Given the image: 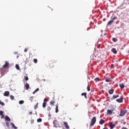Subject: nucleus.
Masks as SVG:
<instances>
[{
    "label": "nucleus",
    "instance_id": "nucleus-10",
    "mask_svg": "<svg viewBox=\"0 0 129 129\" xmlns=\"http://www.w3.org/2000/svg\"><path fill=\"white\" fill-rule=\"evenodd\" d=\"M52 100L53 101H51L50 102L51 105H54V103H55V97H53Z\"/></svg>",
    "mask_w": 129,
    "mask_h": 129
},
{
    "label": "nucleus",
    "instance_id": "nucleus-23",
    "mask_svg": "<svg viewBox=\"0 0 129 129\" xmlns=\"http://www.w3.org/2000/svg\"><path fill=\"white\" fill-rule=\"evenodd\" d=\"M106 82H109L110 81V78H107L105 79Z\"/></svg>",
    "mask_w": 129,
    "mask_h": 129
},
{
    "label": "nucleus",
    "instance_id": "nucleus-39",
    "mask_svg": "<svg viewBox=\"0 0 129 129\" xmlns=\"http://www.w3.org/2000/svg\"><path fill=\"white\" fill-rule=\"evenodd\" d=\"M2 119L5 118V115L4 114L1 115Z\"/></svg>",
    "mask_w": 129,
    "mask_h": 129
},
{
    "label": "nucleus",
    "instance_id": "nucleus-1",
    "mask_svg": "<svg viewBox=\"0 0 129 129\" xmlns=\"http://www.w3.org/2000/svg\"><path fill=\"white\" fill-rule=\"evenodd\" d=\"M5 64L0 68V71H3L4 69H9V68H10V63L9 62V61H5Z\"/></svg>",
    "mask_w": 129,
    "mask_h": 129
},
{
    "label": "nucleus",
    "instance_id": "nucleus-41",
    "mask_svg": "<svg viewBox=\"0 0 129 129\" xmlns=\"http://www.w3.org/2000/svg\"><path fill=\"white\" fill-rule=\"evenodd\" d=\"M4 114V112L3 111H0V115H2Z\"/></svg>",
    "mask_w": 129,
    "mask_h": 129
},
{
    "label": "nucleus",
    "instance_id": "nucleus-19",
    "mask_svg": "<svg viewBox=\"0 0 129 129\" xmlns=\"http://www.w3.org/2000/svg\"><path fill=\"white\" fill-rule=\"evenodd\" d=\"M87 93H82V96H85V98H87Z\"/></svg>",
    "mask_w": 129,
    "mask_h": 129
},
{
    "label": "nucleus",
    "instance_id": "nucleus-34",
    "mask_svg": "<svg viewBox=\"0 0 129 129\" xmlns=\"http://www.w3.org/2000/svg\"><path fill=\"white\" fill-rule=\"evenodd\" d=\"M87 90L88 91H90V86H89V85H88L87 87Z\"/></svg>",
    "mask_w": 129,
    "mask_h": 129
},
{
    "label": "nucleus",
    "instance_id": "nucleus-26",
    "mask_svg": "<svg viewBox=\"0 0 129 129\" xmlns=\"http://www.w3.org/2000/svg\"><path fill=\"white\" fill-rule=\"evenodd\" d=\"M46 104H47V102H43L42 105L43 108H45V107H46Z\"/></svg>",
    "mask_w": 129,
    "mask_h": 129
},
{
    "label": "nucleus",
    "instance_id": "nucleus-32",
    "mask_svg": "<svg viewBox=\"0 0 129 129\" xmlns=\"http://www.w3.org/2000/svg\"><path fill=\"white\" fill-rule=\"evenodd\" d=\"M112 20L114 22V20H117V17L114 16Z\"/></svg>",
    "mask_w": 129,
    "mask_h": 129
},
{
    "label": "nucleus",
    "instance_id": "nucleus-6",
    "mask_svg": "<svg viewBox=\"0 0 129 129\" xmlns=\"http://www.w3.org/2000/svg\"><path fill=\"white\" fill-rule=\"evenodd\" d=\"M24 87H25L26 90H28L29 88H30V85L27 83L25 85H24Z\"/></svg>",
    "mask_w": 129,
    "mask_h": 129
},
{
    "label": "nucleus",
    "instance_id": "nucleus-47",
    "mask_svg": "<svg viewBox=\"0 0 129 129\" xmlns=\"http://www.w3.org/2000/svg\"><path fill=\"white\" fill-rule=\"evenodd\" d=\"M37 92L35 90L33 92V94H35V93H36Z\"/></svg>",
    "mask_w": 129,
    "mask_h": 129
},
{
    "label": "nucleus",
    "instance_id": "nucleus-22",
    "mask_svg": "<svg viewBox=\"0 0 129 129\" xmlns=\"http://www.w3.org/2000/svg\"><path fill=\"white\" fill-rule=\"evenodd\" d=\"M11 125H12V126H13L15 129L18 128V127H17L15 125V124H14V123L12 122V123H11Z\"/></svg>",
    "mask_w": 129,
    "mask_h": 129
},
{
    "label": "nucleus",
    "instance_id": "nucleus-30",
    "mask_svg": "<svg viewBox=\"0 0 129 129\" xmlns=\"http://www.w3.org/2000/svg\"><path fill=\"white\" fill-rule=\"evenodd\" d=\"M24 79H25L26 81H28V80H29V78L28 76H24Z\"/></svg>",
    "mask_w": 129,
    "mask_h": 129
},
{
    "label": "nucleus",
    "instance_id": "nucleus-44",
    "mask_svg": "<svg viewBox=\"0 0 129 129\" xmlns=\"http://www.w3.org/2000/svg\"><path fill=\"white\" fill-rule=\"evenodd\" d=\"M28 51V48H25L24 52H27Z\"/></svg>",
    "mask_w": 129,
    "mask_h": 129
},
{
    "label": "nucleus",
    "instance_id": "nucleus-25",
    "mask_svg": "<svg viewBox=\"0 0 129 129\" xmlns=\"http://www.w3.org/2000/svg\"><path fill=\"white\" fill-rule=\"evenodd\" d=\"M39 106V103H37L35 105V106L34 107V109H36Z\"/></svg>",
    "mask_w": 129,
    "mask_h": 129
},
{
    "label": "nucleus",
    "instance_id": "nucleus-27",
    "mask_svg": "<svg viewBox=\"0 0 129 129\" xmlns=\"http://www.w3.org/2000/svg\"><path fill=\"white\" fill-rule=\"evenodd\" d=\"M0 104L1 105H2V106H5V103L2 102V101L0 100Z\"/></svg>",
    "mask_w": 129,
    "mask_h": 129
},
{
    "label": "nucleus",
    "instance_id": "nucleus-21",
    "mask_svg": "<svg viewBox=\"0 0 129 129\" xmlns=\"http://www.w3.org/2000/svg\"><path fill=\"white\" fill-rule=\"evenodd\" d=\"M15 67L17 70H20V66H19V64H16Z\"/></svg>",
    "mask_w": 129,
    "mask_h": 129
},
{
    "label": "nucleus",
    "instance_id": "nucleus-3",
    "mask_svg": "<svg viewBox=\"0 0 129 129\" xmlns=\"http://www.w3.org/2000/svg\"><path fill=\"white\" fill-rule=\"evenodd\" d=\"M96 122V117H93L91 119V122L90 124V126H93Z\"/></svg>",
    "mask_w": 129,
    "mask_h": 129
},
{
    "label": "nucleus",
    "instance_id": "nucleus-16",
    "mask_svg": "<svg viewBox=\"0 0 129 129\" xmlns=\"http://www.w3.org/2000/svg\"><path fill=\"white\" fill-rule=\"evenodd\" d=\"M119 87H120L121 89H123V88H124V84H120L119 85Z\"/></svg>",
    "mask_w": 129,
    "mask_h": 129
},
{
    "label": "nucleus",
    "instance_id": "nucleus-46",
    "mask_svg": "<svg viewBox=\"0 0 129 129\" xmlns=\"http://www.w3.org/2000/svg\"><path fill=\"white\" fill-rule=\"evenodd\" d=\"M114 66V64H111V68H113Z\"/></svg>",
    "mask_w": 129,
    "mask_h": 129
},
{
    "label": "nucleus",
    "instance_id": "nucleus-7",
    "mask_svg": "<svg viewBox=\"0 0 129 129\" xmlns=\"http://www.w3.org/2000/svg\"><path fill=\"white\" fill-rule=\"evenodd\" d=\"M63 124L67 129H69V125H68V123L67 122H63Z\"/></svg>",
    "mask_w": 129,
    "mask_h": 129
},
{
    "label": "nucleus",
    "instance_id": "nucleus-50",
    "mask_svg": "<svg viewBox=\"0 0 129 129\" xmlns=\"http://www.w3.org/2000/svg\"><path fill=\"white\" fill-rule=\"evenodd\" d=\"M103 129H108V128H107V127H104V128H103Z\"/></svg>",
    "mask_w": 129,
    "mask_h": 129
},
{
    "label": "nucleus",
    "instance_id": "nucleus-5",
    "mask_svg": "<svg viewBox=\"0 0 129 129\" xmlns=\"http://www.w3.org/2000/svg\"><path fill=\"white\" fill-rule=\"evenodd\" d=\"M126 113V110H122L120 113V116H123Z\"/></svg>",
    "mask_w": 129,
    "mask_h": 129
},
{
    "label": "nucleus",
    "instance_id": "nucleus-12",
    "mask_svg": "<svg viewBox=\"0 0 129 129\" xmlns=\"http://www.w3.org/2000/svg\"><path fill=\"white\" fill-rule=\"evenodd\" d=\"M123 100V99L122 98H121L116 99V102H119V103H120L122 102Z\"/></svg>",
    "mask_w": 129,
    "mask_h": 129
},
{
    "label": "nucleus",
    "instance_id": "nucleus-13",
    "mask_svg": "<svg viewBox=\"0 0 129 129\" xmlns=\"http://www.w3.org/2000/svg\"><path fill=\"white\" fill-rule=\"evenodd\" d=\"M111 52H112L113 54H116V53H117V51H116V49L114 48L111 49Z\"/></svg>",
    "mask_w": 129,
    "mask_h": 129
},
{
    "label": "nucleus",
    "instance_id": "nucleus-2",
    "mask_svg": "<svg viewBox=\"0 0 129 129\" xmlns=\"http://www.w3.org/2000/svg\"><path fill=\"white\" fill-rule=\"evenodd\" d=\"M49 66L50 67V68H54V64L56 63V60L54 59H52L49 61Z\"/></svg>",
    "mask_w": 129,
    "mask_h": 129
},
{
    "label": "nucleus",
    "instance_id": "nucleus-40",
    "mask_svg": "<svg viewBox=\"0 0 129 129\" xmlns=\"http://www.w3.org/2000/svg\"><path fill=\"white\" fill-rule=\"evenodd\" d=\"M43 101V102H47V101H48V100L47 99V98H44Z\"/></svg>",
    "mask_w": 129,
    "mask_h": 129
},
{
    "label": "nucleus",
    "instance_id": "nucleus-49",
    "mask_svg": "<svg viewBox=\"0 0 129 129\" xmlns=\"http://www.w3.org/2000/svg\"><path fill=\"white\" fill-rule=\"evenodd\" d=\"M122 129H127V128H126V127H123L122 128Z\"/></svg>",
    "mask_w": 129,
    "mask_h": 129
},
{
    "label": "nucleus",
    "instance_id": "nucleus-43",
    "mask_svg": "<svg viewBox=\"0 0 129 129\" xmlns=\"http://www.w3.org/2000/svg\"><path fill=\"white\" fill-rule=\"evenodd\" d=\"M29 114H30V115L33 114V112L32 111L29 112Z\"/></svg>",
    "mask_w": 129,
    "mask_h": 129
},
{
    "label": "nucleus",
    "instance_id": "nucleus-17",
    "mask_svg": "<svg viewBox=\"0 0 129 129\" xmlns=\"http://www.w3.org/2000/svg\"><path fill=\"white\" fill-rule=\"evenodd\" d=\"M113 20H110L108 23H107V25H111V24H112V23H113Z\"/></svg>",
    "mask_w": 129,
    "mask_h": 129
},
{
    "label": "nucleus",
    "instance_id": "nucleus-36",
    "mask_svg": "<svg viewBox=\"0 0 129 129\" xmlns=\"http://www.w3.org/2000/svg\"><path fill=\"white\" fill-rule=\"evenodd\" d=\"M112 41H113V42H116V41H117V40L115 38H113Z\"/></svg>",
    "mask_w": 129,
    "mask_h": 129
},
{
    "label": "nucleus",
    "instance_id": "nucleus-24",
    "mask_svg": "<svg viewBox=\"0 0 129 129\" xmlns=\"http://www.w3.org/2000/svg\"><path fill=\"white\" fill-rule=\"evenodd\" d=\"M118 95H113V99H115V98H117V97H118Z\"/></svg>",
    "mask_w": 129,
    "mask_h": 129
},
{
    "label": "nucleus",
    "instance_id": "nucleus-29",
    "mask_svg": "<svg viewBox=\"0 0 129 129\" xmlns=\"http://www.w3.org/2000/svg\"><path fill=\"white\" fill-rule=\"evenodd\" d=\"M10 98L12 100H14V99H15V97L13 95H10Z\"/></svg>",
    "mask_w": 129,
    "mask_h": 129
},
{
    "label": "nucleus",
    "instance_id": "nucleus-14",
    "mask_svg": "<svg viewBox=\"0 0 129 129\" xmlns=\"http://www.w3.org/2000/svg\"><path fill=\"white\" fill-rule=\"evenodd\" d=\"M105 122V121H104V120H103V119H101L99 121V124L101 125L103 124V123H104Z\"/></svg>",
    "mask_w": 129,
    "mask_h": 129
},
{
    "label": "nucleus",
    "instance_id": "nucleus-33",
    "mask_svg": "<svg viewBox=\"0 0 129 129\" xmlns=\"http://www.w3.org/2000/svg\"><path fill=\"white\" fill-rule=\"evenodd\" d=\"M19 104H23L24 103V101L20 100V101H19Z\"/></svg>",
    "mask_w": 129,
    "mask_h": 129
},
{
    "label": "nucleus",
    "instance_id": "nucleus-38",
    "mask_svg": "<svg viewBox=\"0 0 129 129\" xmlns=\"http://www.w3.org/2000/svg\"><path fill=\"white\" fill-rule=\"evenodd\" d=\"M34 119L31 120L30 123H31V124H33V123H34Z\"/></svg>",
    "mask_w": 129,
    "mask_h": 129
},
{
    "label": "nucleus",
    "instance_id": "nucleus-28",
    "mask_svg": "<svg viewBox=\"0 0 129 129\" xmlns=\"http://www.w3.org/2000/svg\"><path fill=\"white\" fill-rule=\"evenodd\" d=\"M6 124L7 127H10V123H9V122L6 121Z\"/></svg>",
    "mask_w": 129,
    "mask_h": 129
},
{
    "label": "nucleus",
    "instance_id": "nucleus-37",
    "mask_svg": "<svg viewBox=\"0 0 129 129\" xmlns=\"http://www.w3.org/2000/svg\"><path fill=\"white\" fill-rule=\"evenodd\" d=\"M33 61L36 63L38 62V60L36 58L33 59Z\"/></svg>",
    "mask_w": 129,
    "mask_h": 129
},
{
    "label": "nucleus",
    "instance_id": "nucleus-15",
    "mask_svg": "<svg viewBox=\"0 0 129 129\" xmlns=\"http://www.w3.org/2000/svg\"><path fill=\"white\" fill-rule=\"evenodd\" d=\"M107 114L111 115V114H112V111H111V110H107Z\"/></svg>",
    "mask_w": 129,
    "mask_h": 129
},
{
    "label": "nucleus",
    "instance_id": "nucleus-45",
    "mask_svg": "<svg viewBox=\"0 0 129 129\" xmlns=\"http://www.w3.org/2000/svg\"><path fill=\"white\" fill-rule=\"evenodd\" d=\"M35 91L37 92V91H39V88H37L36 90H35Z\"/></svg>",
    "mask_w": 129,
    "mask_h": 129
},
{
    "label": "nucleus",
    "instance_id": "nucleus-4",
    "mask_svg": "<svg viewBox=\"0 0 129 129\" xmlns=\"http://www.w3.org/2000/svg\"><path fill=\"white\" fill-rule=\"evenodd\" d=\"M53 123L54 124L53 126H54V127H61V124L58 123V121H57V120H54L53 122Z\"/></svg>",
    "mask_w": 129,
    "mask_h": 129
},
{
    "label": "nucleus",
    "instance_id": "nucleus-20",
    "mask_svg": "<svg viewBox=\"0 0 129 129\" xmlns=\"http://www.w3.org/2000/svg\"><path fill=\"white\" fill-rule=\"evenodd\" d=\"M58 105H56V107H55V112L56 113H58V112L59 111V110L58 109Z\"/></svg>",
    "mask_w": 129,
    "mask_h": 129
},
{
    "label": "nucleus",
    "instance_id": "nucleus-8",
    "mask_svg": "<svg viewBox=\"0 0 129 129\" xmlns=\"http://www.w3.org/2000/svg\"><path fill=\"white\" fill-rule=\"evenodd\" d=\"M4 96H10V92L9 91H5L4 94Z\"/></svg>",
    "mask_w": 129,
    "mask_h": 129
},
{
    "label": "nucleus",
    "instance_id": "nucleus-9",
    "mask_svg": "<svg viewBox=\"0 0 129 129\" xmlns=\"http://www.w3.org/2000/svg\"><path fill=\"white\" fill-rule=\"evenodd\" d=\"M5 120L6 121H11V118H10V117H9V116H8V115H6V116H5Z\"/></svg>",
    "mask_w": 129,
    "mask_h": 129
},
{
    "label": "nucleus",
    "instance_id": "nucleus-31",
    "mask_svg": "<svg viewBox=\"0 0 129 129\" xmlns=\"http://www.w3.org/2000/svg\"><path fill=\"white\" fill-rule=\"evenodd\" d=\"M41 121H42V119L41 118L37 119V122H41Z\"/></svg>",
    "mask_w": 129,
    "mask_h": 129
},
{
    "label": "nucleus",
    "instance_id": "nucleus-42",
    "mask_svg": "<svg viewBox=\"0 0 129 129\" xmlns=\"http://www.w3.org/2000/svg\"><path fill=\"white\" fill-rule=\"evenodd\" d=\"M47 110H48V111L51 110V107H50V106H48V107H47Z\"/></svg>",
    "mask_w": 129,
    "mask_h": 129
},
{
    "label": "nucleus",
    "instance_id": "nucleus-35",
    "mask_svg": "<svg viewBox=\"0 0 129 129\" xmlns=\"http://www.w3.org/2000/svg\"><path fill=\"white\" fill-rule=\"evenodd\" d=\"M94 80L96 81V82H97V81H99V78H96L94 79Z\"/></svg>",
    "mask_w": 129,
    "mask_h": 129
},
{
    "label": "nucleus",
    "instance_id": "nucleus-11",
    "mask_svg": "<svg viewBox=\"0 0 129 129\" xmlns=\"http://www.w3.org/2000/svg\"><path fill=\"white\" fill-rule=\"evenodd\" d=\"M115 126V124L112 123V122H110V129H113V127Z\"/></svg>",
    "mask_w": 129,
    "mask_h": 129
},
{
    "label": "nucleus",
    "instance_id": "nucleus-18",
    "mask_svg": "<svg viewBox=\"0 0 129 129\" xmlns=\"http://www.w3.org/2000/svg\"><path fill=\"white\" fill-rule=\"evenodd\" d=\"M113 89H111L110 90H109L108 92L109 93V94H112L113 93Z\"/></svg>",
    "mask_w": 129,
    "mask_h": 129
},
{
    "label": "nucleus",
    "instance_id": "nucleus-48",
    "mask_svg": "<svg viewBox=\"0 0 129 129\" xmlns=\"http://www.w3.org/2000/svg\"><path fill=\"white\" fill-rule=\"evenodd\" d=\"M75 105L76 107H78V104H76Z\"/></svg>",
    "mask_w": 129,
    "mask_h": 129
}]
</instances>
